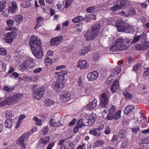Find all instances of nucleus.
<instances>
[{"label": "nucleus", "mask_w": 149, "mask_h": 149, "mask_svg": "<svg viewBox=\"0 0 149 149\" xmlns=\"http://www.w3.org/2000/svg\"><path fill=\"white\" fill-rule=\"evenodd\" d=\"M29 43L34 55L37 58H41L43 56V52L40 40L36 37L32 36L30 38Z\"/></svg>", "instance_id": "f257e3e1"}, {"label": "nucleus", "mask_w": 149, "mask_h": 149, "mask_svg": "<svg viewBox=\"0 0 149 149\" xmlns=\"http://www.w3.org/2000/svg\"><path fill=\"white\" fill-rule=\"evenodd\" d=\"M68 71L62 70L60 72H55L58 75V80L54 85V88L56 91L58 92L61 91L63 88L65 84V76L68 73Z\"/></svg>", "instance_id": "f03ea898"}, {"label": "nucleus", "mask_w": 149, "mask_h": 149, "mask_svg": "<svg viewBox=\"0 0 149 149\" xmlns=\"http://www.w3.org/2000/svg\"><path fill=\"white\" fill-rule=\"evenodd\" d=\"M100 27V24L97 23L88 29L84 35L86 40L88 41L94 39L97 36Z\"/></svg>", "instance_id": "7ed1b4c3"}, {"label": "nucleus", "mask_w": 149, "mask_h": 149, "mask_svg": "<svg viewBox=\"0 0 149 149\" xmlns=\"http://www.w3.org/2000/svg\"><path fill=\"white\" fill-rule=\"evenodd\" d=\"M32 90L33 91V97L38 100H40L41 99L45 92L44 87H40L36 85L33 86Z\"/></svg>", "instance_id": "20e7f679"}, {"label": "nucleus", "mask_w": 149, "mask_h": 149, "mask_svg": "<svg viewBox=\"0 0 149 149\" xmlns=\"http://www.w3.org/2000/svg\"><path fill=\"white\" fill-rule=\"evenodd\" d=\"M72 137V136H71L70 137H68L66 139H63L59 141L58 144L59 145H62L60 149H73L74 146L73 143L70 141H66Z\"/></svg>", "instance_id": "39448f33"}, {"label": "nucleus", "mask_w": 149, "mask_h": 149, "mask_svg": "<svg viewBox=\"0 0 149 149\" xmlns=\"http://www.w3.org/2000/svg\"><path fill=\"white\" fill-rule=\"evenodd\" d=\"M34 61L32 58L27 59L22 64L21 67L22 69L24 70H31L35 69Z\"/></svg>", "instance_id": "423d86ee"}, {"label": "nucleus", "mask_w": 149, "mask_h": 149, "mask_svg": "<svg viewBox=\"0 0 149 149\" xmlns=\"http://www.w3.org/2000/svg\"><path fill=\"white\" fill-rule=\"evenodd\" d=\"M116 43L119 48L120 51L126 49L129 46L128 41L126 42L121 38L117 39L116 41Z\"/></svg>", "instance_id": "0eeeda50"}, {"label": "nucleus", "mask_w": 149, "mask_h": 149, "mask_svg": "<svg viewBox=\"0 0 149 149\" xmlns=\"http://www.w3.org/2000/svg\"><path fill=\"white\" fill-rule=\"evenodd\" d=\"M17 31H13L4 35V39L6 42L11 44L15 37L17 35Z\"/></svg>", "instance_id": "6e6552de"}, {"label": "nucleus", "mask_w": 149, "mask_h": 149, "mask_svg": "<svg viewBox=\"0 0 149 149\" xmlns=\"http://www.w3.org/2000/svg\"><path fill=\"white\" fill-rule=\"evenodd\" d=\"M29 135L28 133H25L21 135L18 139L17 144L21 146H23L25 149L26 145L24 144V141H26L29 137Z\"/></svg>", "instance_id": "1a4fd4ad"}, {"label": "nucleus", "mask_w": 149, "mask_h": 149, "mask_svg": "<svg viewBox=\"0 0 149 149\" xmlns=\"http://www.w3.org/2000/svg\"><path fill=\"white\" fill-rule=\"evenodd\" d=\"M104 128V126L103 125L98 126L97 128H94L90 130L89 133L95 136H100L101 134L100 131L102 130Z\"/></svg>", "instance_id": "9d476101"}, {"label": "nucleus", "mask_w": 149, "mask_h": 149, "mask_svg": "<svg viewBox=\"0 0 149 149\" xmlns=\"http://www.w3.org/2000/svg\"><path fill=\"white\" fill-rule=\"evenodd\" d=\"M100 106L101 107H105L107 104L108 102V97L105 93L102 94L101 97H100Z\"/></svg>", "instance_id": "9b49d317"}, {"label": "nucleus", "mask_w": 149, "mask_h": 149, "mask_svg": "<svg viewBox=\"0 0 149 149\" xmlns=\"http://www.w3.org/2000/svg\"><path fill=\"white\" fill-rule=\"evenodd\" d=\"M126 23L124 22L121 19L117 20L116 23L115 25L117 27L118 31L124 32V30L125 28V25Z\"/></svg>", "instance_id": "f8f14e48"}, {"label": "nucleus", "mask_w": 149, "mask_h": 149, "mask_svg": "<svg viewBox=\"0 0 149 149\" xmlns=\"http://www.w3.org/2000/svg\"><path fill=\"white\" fill-rule=\"evenodd\" d=\"M143 43L146 42V36L143 33H142L140 35L138 36H135L134 37V39L132 41L131 44H133L135 43L139 40Z\"/></svg>", "instance_id": "ddd939ff"}, {"label": "nucleus", "mask_w": 149, "mask_h": 149, "mask_svg": "<svg viewBox=\"0 0 149 149\" xmlns=\"http://www.w3.org/2000/svg\"><path fill=\"white\" fill-rule=\"evenodd\" d=\"M63 39L62 36H60L52 38L50 41V44L52 46H57L60 43Z\"/></svg>", "instance_id": "4468645a"}, {"label": "nucleus", "mask_w": 149, "mask_h": 149, "mask_svg": "<svg viewBox=\"0 0 149 149\" xmlns=\"http://www.w3.org/2000/svg\"><path fill=\"white\" fill-rule=\"evenodd\" d=\"M149 47V42L146 41V42L143 43L142 44H138L135 47L136 50L141 51L144 50L148 49Z\"/></svg>", "instance_id": "2eb2a0df"}, {"label": "nucleus", "mask_w": 149, "mask_h": 149, "mask_svg": "<svg viewBox=\"0 0 149 149\" xmlns=\"http://www.w3.org/2000/svg\"><path fill=\"white\" fill-rule=\"evenodd\" d=\"M149 146V137H145L142 139L139 143V146L141 148H146Z\"/></svg>", "instance_id": "dca6fc26"}, {"label": "nucleus", "mask_w": 149, "mask_h": 149, "mask_svg": "<svg viewBox=\"0 0 149 149\" xmlns=\"http://www.w3.org/2000/svg\"><path fill=\"white\" fill-rule=\"evenodd\" d=\"M7 25L9 26L6 28V30L7 31H17V29L15 27H12L14 24V21L11 19L7 20L6 21Z\"/></svg>", "instance_id": "f3484780"}, {"label": "nucleus", "mask_w": 149, "mask_h": 149, "mask_svg": "<svg viewBox=\"0 0 149 149\" xmlns=\"http://www.w3.org/2000/svg\"><path fill=\"white\" fill-rule=\"evenodd\" d=\"M98 76V72L96 71H94L88 74L87 78L89 81H92L96 79Z\"/></svg>", "instance_id": "a211bd4d"}, {"label": "nucleus", "mask_w": 149, "mask_h": 149, "mask_svg": "<svg viewBox=\"0 0 149 149\" xmlns=\"http://www.w3.org/2000/svg\"><path fill=\"white\" fill-rule=\"evenodd\" d=\"M96 116L94 113H92L89 116L88 120L87 121L86 125L88 126H91L93 124L96 119Z\"/></svg>", "instance_id": "6ab92c4d"}, {"label": "nucleus", "mask_w": 149, "mask_h": 149, "mask_svg": "<svg viewBox=\"0 0 149 149\" xmlns=\"http://www.w3.org/2000/svg\"><path fill=\"white\" fill-rule=\"evenodd\" d=\"M77 67L80 69H86L89 67V65L86 61L84 60H80L77 63Z\"/></svg>", "instance_id": "aec40b11"}, {"label": "nucleus", "mask_w": 149, "mask_h": 149, "mask_svg": "<svg viewBox=\"0 0 149 149\" xmlns=\"http://www.w3.org/2000/svg\"><path fill=\"white\" fill-rule=\"evenodd\" d=\"M44 22V19L41 16H38L36 19V24L34 27V29L37 30L41 26Z\"/></svg>", "instance_id": "412c9836"}, {"label": "nucleus", "mask_w": 149, "mask_h": 149, "mask_svg": "<svg viewBox=\"0 0 149 149\" xmlns=\"http://www.w3.org/2000/svg\"><path fill=\"white\" fill-rule=\"evenodd\" d=\"M71 96V95L70 93L65 92L61 94L60 99L62 101L66 102L70 100Z\"/></svg>", "instance_id": "4be33fe9"}, {"label": "nucleus", "mask_w": 149, "mask_h": 149, "mask_svg": "<svg viewBox=\"0 0 149 149\" xmlns=\"http://www.w3.org/2000/svg\"><path fill=\"white\" fill-rule=\"evenodd\" d=\"M97 102V100L94 99L92 102L86 105V108L87 110L89 111L93 110L95 107Z\"/></svg>", "instance_id": "5701e85b"}, {"label": "nucleus", "mask_w": 149, "mask_h": 149, "mask_svg": "<svg viewBox=\"0 0 149 149\" xmlns=\"http://www.w3.org/2000/svg\"><path fill=\"white\" fill-rule=\"evenodd\" d=\"M125 28L124 30V32L127 33H133L134 31V29L131 25H130L127 23L125 24Z\"/></svg>", "instance_id": "b1692460"}, {"label": "nucleus", "mask_w": 149, "mask_h": 149, "mask_svg": "<svg viewBox=\"0 0 149 149\" xmlns=\"http://www.w3.org/2000/svg\"><path fill=\"white\" fill-rule=\"evenodd\" d=\"M118 84V81L117 79L113 81L111 87V91L113 93H114L119 88V86Z\"/></svg>", "instance_id": "393cba45"}, {"label": "nucleus", "mask_w": 149, "mask_h": 149, "mask_svg": "<svg viewBox=\"0 0 149 149\" xmlns=\"http://www.w3.org/2000/svg\"><path fill=\"white\" fill-rule=\"evenodd\" d=\"M134 108V106L132 105L128 106L125 109L124 113L126 115H128Z\"/></svg>", "instance_id": "a878e982"}, {"label": "nucleus", "mask_w": 149, "mask_h": 149, "mask_svg": "<svg viewBox=\"0 0 149 149\" xmlns=\"http://www.w3.org/2000/svg\"><path fill=\"white\" fill-rule=\"evenodd\" d=\"M13 19L18 23L21 22L23 20V16L21 15H16L13 17Z\"/></svg>", "instance_id": "bb28decb"}, {"label": "nucleus", "mask_w": 149, "mask_h": 149, "mask_svg": "<svg viewBox=\"0 0 149 149\" xmlns=\"http://www.w3.org/2000/svg\"><path fill=\"white\" fill-rule=\"evenodd\" d=\"M22 95L20 94H16L12 96L13 101L15 104L18 102L22 97Z\"/></svg>", "instance_id": "cd10ccee"}, {"label": "nucleus", "mask_w": 149, "mask_h": 149, "mask_svg": "<svg viewBox=\"0 0 149 149\" xmlns=\"http://www.w3.org/2000/svg\"><path fill=\"white\" fill-rule=\"evenodd\" d=\"M84 19V17L81 16H79L72 19V22L74 23H77L81 22Z\"/></svg>", "instance_id": "c85d7f7f"}, {"label": "nucleus", "mask_w": 149, "mask_h": 149, "mask_svg": "<svg viewBox=\"0 0 149 149\" xmlns=\"http://www.w3.org/2000/svg\"><path fill=\"white\" fill-rule=\"evenodd\" d=\"M13 121L10 119H8L5 123V126L8 128H10L12 126Z\"/></svg>", "instance_id": "c756f323"}, {"label": "nucleus", "mask_w": 149, "mask_h": 149, "mask_svg": "<svg viewBox=\"0 0 149 149\" xmlns=\"http://www.w3.org/2000/svg\"><path fill=\"white\" fill-rule=\"evenodd\" d=\"M50 123L51 125L54 127H59L58 123L56 122L54 119L52 118H50Z\"/></svg>", "instance_id": "7c9ffc66"}, {"label": "nucleus", "mask_w": 149, "mask_h": 149, "mask_svg": "<svg viewBox=\"0 0 149 149\" xmlns=\"http://www.w3.org/2000/svg\"><path fill=\"white\" fill-rule=\"evenodd\" d=\"M55 103V102L49 99H46L45 101V105L47 106H49L54 104Z\"/></svg>", "instance_id": "2f4dec72"}, {"label": "nucleus", "mask_w": 149, "mask_h": 149, "mask_svg": "<svg viewBox=\"0 0 149 149\" xmlns=\"http://www.w3.org/2000/svg\"><path fill=\"white\" fill-rule=\"evenodd\" d=\"M84 120L83 119H80L78 120L77 123V125L79 128H81L83 126H85L86 124H85L84 122Z\"/></svg>", "instance_id": "473e14b6"}, {"label": "nucleus", "mask_w": 149, "mask_h": 149, "mask_svg": "<svg viewBox=\"0 0 149 149\" xmlns=\"http://www.w3.org/2000/svg\"><path fill=\"white\" fill-rule=\"evenodd\" d=\"M109 50L113 52L120 50L119 48L116 43H114L109 48Z\"/></svg>", "instance_id": "72a5a7b5"}, {"label": "nucleus", "mask_w": 149, "mask_h": 149, "mask_svg": "<svg viewBox=\"0 0 149 149\" xmlns=\"http://www.w3.org/2000/svg\"><path fill=\"white\" fill-rule=\"evenodd\" d=\"M6 5V1H2L0 2V11H1L5 9Z\"/></svg>", "instance_id": "f704fd0d"}, {"label": "nucleus", "mask_w": 149, "mask_h": 149, "mask_svg": "<svg viewBox=\"0 0 149 149\" xmlns=\"http://www.w3.org/2000/svg\"><path fill=\"white\" fill-rule=\"evenodd\" d=\"M126 130L122 129L119 131L118 135L120 138H124L126 136Z\"/></svg>", "instance_id": "c9c22d12"}, {"label": "nucleus", "mask_w": 149, "mask_h": 149, "mask_svg": "<svg viewBox=\"0 0 149 149\" xmlns=\"http://www.w3.org/2000/svg\"><path fill=\"white\" fill-rule=\"evenodd\" d=\"M121 111H117L115 113H113V119L117 120L119 119L120 117Z\"/></svg>", "instance_id": "e433bc0d"}, {"label": "nucleus", "mask_w": 149, "mask_h": 149, "mask_svg": "<svg viewBox=\"0 0 149 149\" xmlns=\"http://www.w3.org/2000/svg\"><path fill=\"white\" fill-rule=\"evenodd\" d=\"M5 100L6 102V104L7 105H11L12 104H15L13 100V99L12 96L9 97L6 99Z\"/></svg>", "instance_id": "4c0bfd02"}, {"label": "nucleus", "mask_w": 149, "mask_h": 149, "mask_svg": "<svg viewBox=\"0 0 149 149\" xmlns=\"http://www.w3.org/2000/svg\"><path fill=\"white\" fill-rule=\"evenodd\" d=\"M33 120L36 122V124L38 125H41L42 124V121L41 119H39L37 117H34L33 118Z\"/></svg>", "instance_id": "58836bf2"}, {"label": "nucleus", "mask_w": 149, "mask_h": 149, "mask_svg": "<svg viewBox=\"0 0 149 149\" xmlns=\"http://www.w3.org/2000/svg\"><path fill=\"white\" fill-rule=\"evenodd\" d=\"M143 77L145 79H147L149 75V68H145L143 73Z\"/></svg>", "instance_id": "ea45409f"}, {"label": "nucleus", "mask_w": 149, "mask_h": 149, "mask_svg": "<svg viewBox=\"0 0 149 149\" xmlns=\"http://www.w3.org/2000/svg\"><path fill=\"white\" fill-rule=\"evenodd\" d=\"M104 143V141L102 140H98L95 143L93 146L95 148L98 147L102 146Z\"/></svg>", "instance_id": "a19ab883"}, {"label": "nucleus", "mask_w": 149, "mask_h": 149, "mask_svg": "<svg viewBox=\"0 0 149 149\" xmlns=\"http://www.w3.org/2000/svg\"><path fill=\"white\" fill-rule=\"evenodd\" d=\"M117 3L120 9L125 8L124 0L118 1Z\"/></svg>", "instance_id": "79ce46f5"}, {"label": "nucleus", "mask_w": 149, "mask_h": 149, "mask_svg": "<svg viewBox=\"0 0 149 149\" xmlns=\"http://www.w3.org/2000/svg\"><path fill=\"white\" fill-rule=\"evenodd\" d=\"M96 8V7L95 6H92L87 8L86 9V11L88 13H92L94 12Z\"/></svg>", "instance_id": "37998d69"}, {"label": "nucleus", "mask_w": 149, "mask_h": 149, "mask_svg": "<svg viewBox=\"0 0 149 149\" xmlns=\"http://www.w3.org/2000/svg\"><path fill=\"white\" fill-rule=\"evenodd\" d=\"M135 14V11L133 7H131L130 8L128 11V16H133Z\"/></svg>", "instance_id": "c03bdc74"}, {"label": "nucleus", "mask_w": 149, "mask_h": 149, "mask_svg": "<svg viewBox=\"0 0 149 149\" xmlns=\"http://www.w3.org/2000/svg\"><path fill=\"white\" fill-rule=\"evenodd\" d=\"M6 70V64L1 61H0V71H4Z\"/></svg>", "instance_id": "a18cd8bd"}, {"label": "nucleus", "mask_w": 149, "mask_h": 149, "mask_svg": "<svg viewBox=\"0 0 149 149\" xmlns=\"http://www.w3.org/2000/svg\"><path fill=\"white\" fill-rule=\"evenodd\" d=\"M21 5L22 7L26 8V7H29L31 5V4L29 1H23V3L21 4Z\"/></svg>", "instance_id": "49530a36"}, {"label": "nucleus", "mask_w": 149, "mask_h": 149, "mask_svg": "<svg viewBox=\"0 0 149 149\" xmlns=\"http://www.w3.org/2000/svg\"><path fill=\"white\" fill-rule=\"evenodd\" d=\"M123 94L125 97L126 99L131 98H133V96L132 95L129 93L128 92L125 91L123 93Z\"/></svg>", "instance_id": "de8ad7c7"}, {"label": "nucleus", "mask_w": 149, "mask_h": 149, "mask_svg": "<svg viewBox=\"0 0 149 149\" xmlns=\"http://www.w3.org/2000/svg\"><path fill=\"white\" fill-rule=\"evenodd\" d=\"M12 111L10 110H7L5 113L6 116V117L9 118L8 119H10L11 118L12 116Z\"/></svg>", "instance_id": "09e8293b"}, {"label": "nucleus", "mask_w": 149, "mask_h": 149, "mask_svg": "<svg viewBox=\"0 0 149 149\" xmlns=\"http://www.w3.org/2000/svg\"><path fill=\"white\" fill-rule=\"evenodd\" d=\"M45 63H47V65H51L52 64V60L48 57H46L45 60Z\"/></svg>", "instance_id": "8fccbe9b"}, {"label": "nucleus", "mask_w": 149, "mask_h": 149, "mask_svg": "<svg viewBox=\"0 0 149 149\" xmlns=\"http://www.w3.org/2000/svg\"><path fill=\"white\" fill-rule=\"evenodd\" d=\"M3 11V14L5 17H7L10 13L9 10L8 9H5V10L2 11Z\"/></svg>", "instance_id": "3c124183"}, {"label": "nucleus", "mask_w": 149, "mask_h": 149, "mask_svg": "<svg viewBox=\"0 0 149 149\" xmlns=\"http://www.w3.org/2000/svg\"><path fill=\"white\" fill-rule=\"evenodd\" d=\"M3 89L7 93L11 92L14 89L13 88H10L8 87L7 86H5L3 88Z\"/></svg>", "instance_id": "603ef678"}, {"label": "nucleus", "mask_w": 149, "mask_h": 149, "mask_svg": "<svg viewBox=\"0 0 149 149\" xmlns=\"http://www.w3.org/2000/svg\"><path fill=\"white\" fill-rule=\"evenodd\" d=\"M49 130V128L47 126L44 127L42 129V133L44 135L47 134Z\"/></svg>", "instance_id": "864d4df0"}, {"label": "nucleus", "mask_w": 149, "mask_h": 149, "mask_svg": "<svg viewBox=\"0 0 149 149\" xmlns=\"http://www.w3.org/2000/svg\"><path fill=\"white\" fill-rule=\"evenodd\" d=\"M100 55L97 53H95L93 54V58L95 61L98 60L100 57Z\"/></svg>", "instance_id": "5fc2aeb1"}, {"label": "nucleus", "mask_w": 149, "mask_h": 149, "mask_svg": "<svg viewBox=\"0 0 149 149\" xmlns=\"http://www.w3.org/2000/svg\"><path fill=\"white\" fill-rule=\"evenodd\" d=\"M111 9L112 11H115L120 9L118 7V5L117 3L111 7Z\"/></svg>", "instance_id": "6e6d98bb"}, {"label": "nucleus", "mask_w": 149, "mask_h": 149, "mask_svg": "<svg viewBox=\"0 0 149 149\" xmlns=\"http://www.w3.org/2000/svg\"><path fill=\"white\" fill-rule=\"evenodd\" d=\"M7 54L6 50L3 48H0V54L1 55H5Z\"/></svg>", "instance_id": "4d7b16f0"}, {"label": "nucleus", "mask_w": 149, "mask_h": 149, "mask_svg": "<svg viewBox=\"0 0 149 149\" xmlns=\"http://www.w3.org/2000/svg\"><path fill=\"white\" fill-rule=\"evenodd\" d=\"M142 67V64L138 63L135 65L133 68L134 70L136 71Z\"/></svg>", "instance_id": "13d9d810"}, {"label": "nucleus", "mask_w": 149, "mask_h": 149, "mask_svg": "<svg viewBox=\"0 0 149 149\" xmlns=\"http://www.w3.org/2000/svg\"><path fill=\"white\" fill-rule=\"evenodd\" d=\"M84 92L86 95H88L92 92L91 88L90 87H88L87 88H85Z\"/></svg>", "instance_id": "bf43d9fd"}, {"label": "nucleus", "mask_w": 149, "mask_h": 149, "mask_svg": "<svg viewBox=\"0 0 149 149\" xmlns=\"http://www.w3.org/2000/svg\"><path fill=\"white\" fill-rule=\"evenodd\" d=\"M92 48L91 45V44H89L86 47H84L83 49L85 50L86 53L90 51Z\"/></svg>", "instance_id": "052dcab7"}, {"label": "nucleus", "mask_w": 149, "mask_h": 149, "mask_svg": "<svg viewBox=\"0 0 149 149\" xmlns=\"http://www.w3.org/2000/svg\"><path fill=\"white\" fill-rule=\"evenodd\" d=\"M113 113H110V112L107 117V118L108 120H111L113 119Z\"/></svg>", "instance_id": "680f3d73"}, {"label": "nucleus", "mask_w": 149, "mask_h": 149, "mask_svg": "<svg viewBox=\"0 0 149 149\" xmlns=\"http://www.w3.org/2000/svg\"><path fill=\"white\" fill-rule=\"evenodd\" d=\"M88 14L86 15L85 18L84 17V20L85 22L88 23L91 21V19Z\"/></svg>", "instance_id": "e2e57ef3"}, {"label": "nucleus", "mask_w": 149, "mask_h": 149, "mask_svg": "<svg viewBox=\"0 0 149 149\" xmlns=\"http://www.w3.org/2000/svg\"><path fill=\"white\" fill-rule=\"evenodd\" d=\"M77 26L78 27L77 29L79 30V31H81L83 26V24L82 23H80L77 24Z\"/></svg>", "instance_id": "0e129e2a"}, {"label": "nucleus", "mask_w": 149, "mask_h": 149, "mask_svg": "<svg viewBox=\"0 0 149 149\" xmlns=\"http://www.w3.org/2000/svg\"><path fill=\"white\" fill-rule=\"evenodd\" d=\"M49 141V140L48 139L47 140H45L44 138L40 140V142L41 143H42L45 146Z\"/></svg>", "instance_id": "69168bd1"}, {"label": "nucleus", "mask_w": 149, "mask_h": 149, "mask_svg": "<svg viewBox=\"0 0 149 149\" xmlns=\"http://www.w3.org/2000/svg\"><path fill=\"white\" fill-rule=\"evenodd\" d=\"M104 132L106 134H109L110 133V128L109 126L105 128Z\"/></svg>", "instance_id": "338daca9"}, {"label": "nucleus", "mask_w": 149, "mask_h": 149, "mask_svg": "<svg viewBox=\"0 0 149 149\" xmlns=\"http://www.w3.org/2000/svg\"><path fill=\"white\" fill-rule=\"evenodd\" d=\"M125 8L129 6L131 4L130 2L128 0H124Z\"/></svg>", "instance_id": "774afa93"}]
</instances>
